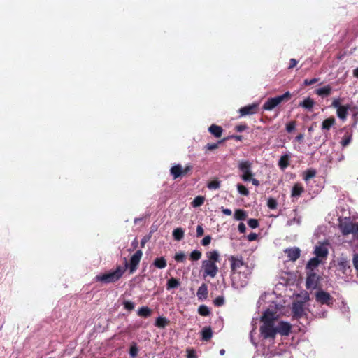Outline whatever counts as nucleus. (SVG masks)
<instances>
[{
	"instance_id": "f257e3e1",
	"label": "nucleus",
	"mask_w": 358,
	"mask_h": 358,
	"mask_svg": "<svg viewBox=\"0 0 358 358\" xmlns=\"http://www.w3.org/2000/svg\"><path fill=\"white\" fill-rule=\"evenodd\" d=\"M231 270L232 286L236 289L245 287L252 274V267L244 262L242 256H231L229 258Z\"/></svg>"
},
{
	"instance_id": "f03ea898",
	"label": "nucleus",
	"mask_w": 358,
	"mask_h": 358,
	"mask_svg": "<svg viewBox=\"0 0 358 358\" xmlns=\"http://www.w3.org/2000/svg\"><path fill=\"white\" fill-rule=\"evenodd\" d=\"M128 262L124 258V265L118 266L114 271H110L108 273L97 275L95 280L104 284H109L119 280L127 269Z\"/></svg>"
},
{
	"instance_id": "7ed1b4c3",
	"label": "nucleus",
	"mask_w": 358,
	"mask_h": 358,
	"mask_svg": "<svg viewBox=\"0 0 358 358\" xmlns=\"http://www.w3.org/2000/svg\"><path fill=\"white\" fill-rule=\"evenodd\" d=\"M328 245L327 242H324L315 248V268L325 262L329 253Z\"/></svg>"
},
{
	"instance_id": "20e7f679",
	"label": "nucleus",
	"mask_w": 358,
	"mask_h": 358,
	"mask_svg": "<svg viewBox=\"0 0 358 358\" xmlns=\"http://www.w3.org/2000/svg\"><path fill=\"white\" fill-rule=\"evenodd\" d=\"M217 264L211 261L203 260L201 262V271L203 278L210 277L214 278L218 273Z\"/></svg>"
},
{
	"instance_id": "39448f33",
	"label": "nucleus",
	"mask_w": 358,
	"mask_h": 358,
	"mask_svg": "<svg viewBox=\"0 0 358 358\" xmlns=\"http://www.w3.org/2000/svg\"><path fill=\"white\" fill-rule=\"evenodd\" d=\"M238 170L242 173L241 178L245 182H248L253 176L252 162L248 160H241L238 164Z\"/></svg>"
},
{
	"instance_id": "423d86ee",
	"label": "nucleus",
	"mask_w": 358,
	"mask_h": 358,
	"mask_svg": "<svg viewBox=\"0 0 358 358\" xmlns=\"http://www.w3.org/2000/svg\"><path fill=\"white\" fill-rule=\"evenodd\" d=\"M315 300L321 305H327L332 307L335 301L334 297L329 293L321 289L315 293Z\"/></svg>"
},
{
	"instance_id": "0eeeda50",
	"label": "nucleus",
	"mask_w": 358,
	"mask_h": 358,
	"mask_svg": "<svg viewBox=\"0 0 358 358\" xmlns=\"http://www.w3.org/2000/svg\"><path fill=\"white\" fill-rule=\"evenodd\" d=\"M291 96L289 92H286L285 94L273 98H269L263 105L264 110H271L277 106H278L285 99H289Z\"/></svg>"
},
{
	"instance_id": "6e6552de",
	"label": "nucleus",
	"mask_w": 358,
	"mask_h": 358,
	"mask_svg": "<svg viewBox=\"0 0 358 358\" xmlns=\"http://www.w3.org/2000/svg\"><path fill=\"white\" fill-rule=\"evenodd\" d=\"M260 334L264 339L271 338L274 340L277 334V330L276 327L274 326V323H263L260 327Z\"/></svg>"
},
{
	"instance_id": "1a4fd4ad",
	"label": "nucleus",
	"mask_w": 358,
	"mask_h": 358,
	"mask_svg": "<svg viewBox=\"0 0 358 358\" xmlns=\"http://www.w3.org/2000/svg\"><path fill=\"white\" fill-rule=\"evenodd\" d=\"M338 227L343 235L347 236L353 232L355 222H352L349 217L339 218Z\"/></svg>"
},
{
	"instance_id": "9d476101",
	"label": "nucleus",
	"mask_w": 358,
	"mask_h": 358,
	"mask_svg": "<svg viewBox=\"0 0 358 358\" xmlns=\"http://www.w3.org/2000/svg\"><path fill=\"white\" fill-rule=\"evenodd\" d=\"M143 256V252L138 250L131 257L129 262L128 263L127 268L129 270L130 273H134L138 268V264Z\"/></svg>"
},
{
	"instance_id": "9b49d317",
	"label": "nucleus",
	"mask_w": 358,
	"mask_h": 358,
	"mask_svg": "<svg viewBox=\"0 0 358 358\" xmlns=\"http://www.w3.org/2000/svg\"><path fill=\"white\" fill-rule=\"evenodd\" d=\"M259 105V103H253L252 104L241 108L239 109L240 116L243 117L257 113Z\"/></svg>"
},
{
	"instance_id": "f8f14e48",
	"label": "nucleus",
	"mask_w": 358,
	"mask_h": 358,
	"mask_svg": "<svg viewBox=\"0 0 358 358\" xmlns=\"http://www.w3.org/2000/svg\"><path fill=\"white\" fill-rule=\"evenodd\" d=\"M287 261L295 262L301 255V250L298 247H291L284 250Z\"/></svg>"
},
{
	"instance_id": "ddd939ff",
	"label": "nucleus",
	"mask_w": 358,
	"mask_h": 358,
	"mask_svg": "<svg viewBox=\"0 0 358 358\" xmlns=\"http://www.w3.org/2000/svg\"><path fill=\"white\" fill-rule=\"evenodd\" d=\"M292 329V325L288 322L281 321L276 327L277 334H280L281 336H288Z\"/></svg>"
},
{
	"instance_id": "4468645a",
	"label": "nucleus",
	"mask_w": 358,
	"mask_h": 358,
	"mask_svg": "<svg viewBox=\"0 0 358 358\" xmlns=\"http://www.w3.org/2000/svg\"><path fill=\"white\" fill-rule=\"evenodd\" d=\"M308 277L306 280L307 287L310 289L313 285V257L310 258L307 264Z\"/></svg>"
},
{
	"instance_id": "2eb2a0df",
	"label": "nucleus",
	"mask_w": 358,
	"mask_h": 358,
	"mask_svg": "<svg viewBox=\"0 0 358 358\" xmlns=\"http://www.w3.org/2000/svg\"><path fill=\"white\" fill-rule=\"evenodd\" d=\"M292 312L294 317H301L304 312V303L303 301H294L292 303Z\"/></svg>"
},
{
	"instance_id": "dca6fc26",
	"label": "nucleus",
	"mask_w": 358,
	"mask_h": 358,
	"mask_svg": "<svg viewBox=\"0 0 358 358\" xmlns=\"http://www.w3.org/2000/svg\"><path fill=\"white\" fill-rule=\"evenodd\" d=\"M291 158V153L286 152L282 155L279 161H278V166L282 171H285L289 165V159Z\"/></svg>"
},
{
	"instance_id": "f3484780",
	"label": "nucleus",
	"mask_w": 358,
	"mask_h": 358,
	"mask_svg": "<svg viewBox=\"0 0 358 358\" xmlns=\"http://www.w3.org/2000/svg\"><path fill=\"white\" fill-rule=\"evenodd\" d=\"M331 92L332 87L329 85L317 88L315 91V94H317L318 96L322 98L327 97L328 96H329L331 94Z\"/></svg>"
},
{
	"instance_id": "a211bd4d",
	"label": "nucleus",
	"mask_w": 358,
	"mask_h": 358,
	"mask_svg": "<svg viewBox=\"0 0 358 358\" xmlns=\"http://www.w3.org/2000/svg\"><path fill=\"white\" fill-rule=\"evenodd\" d=\"M275 318V317L274 313L273 311H271V310L267 309L264 312L263 315L261 317V321L263 323H264V322L274 323Z\"/></svg>"
},
{
	"instance_id": "6ab92c4d",
	"label": "nucleus",
	"mask_w": 358,
	"mask_h": 358,
	"mask_svg": "<svg viewBox=\"0 0 358 358\" xmlns=\"http://www.w3.org/2000/svg\"><path fill=\"white\" fill-rule=\"evenodd\" d=\"M170 173L174 180L183 176L182 166L179 164L173 166L170 169Z\"/></svg>"
},
{
	"instance_id": "aec40b11",
	"label": "nucleus",
	"mask_w": 358,
	"mask_h": 358,
	"mask_svg": "<svg viewBox=\"0 0 358 358\" xmlns=\"http://www.w3.org/2000/svg\"><path fill=\"white\" fill-rule=\"evenodd\" d=\"M208 287L206 284H202L198 289L196 296L199 300L203 301L208 296Z\"/></svg>"
},
{
	"instance_id": "412c9836",
	"label": "nucleus",
	"mask_w": 358,
	"mask_h": 358,
	"mask_svg": "<svg viewBox=\"0 0 358 358\" xmlns=\"http://www.w3.org/2000/svg\"><path fill=\"white\" fill-rule=\"evenodd\" d=\"M350 108V106H343L342 107H338L336 113L337 116L342 120L343 121L346 120V117L348 114V110Z\"/></svg>"
},
{
	"instance_id": "4be33fe9",
	"label": "nucleus",
	"mask_w": 358,
	"mask_h": 358,
	"mask_svg": "<svg viewBox=\"0 0 358 358\" xmlns=\"http://www.w3.org/2000/svg\"><path fill=\"white\" fill-rule=\"evenodd\" d=\"M206 257L208 259H205L206 261H211V262L217 263L220 259V254L215 250H210L206 252Z\"/></svg>"
},
{
	"instance_id": "5701e85b",
	"label": "nucleus",
	"mask_w": 358,
	"mask_h": 358,
	"mask_svg": "<svg viewBox=\"0 0 358 358\" xmlns=\"http://www.w3.org/2000/svg\"><path fill=\"white\" fill-rule=\"evenodd\" d=\"M208 131L216 138H219L222 136L223 129L220 126L216 124H212L208 128Z\"/></svg>"
},
{
	"instance_id": "b1692460",
	"label": "nucleus",
	"mask_w": 358,
	"mask_h": 358,
	"mask_svg": "<svg viewBox=\"0 0 358 358\" xmlns=\"http://www.w3.org/2000/svg\"><path fill=\"white\" fill-rule=\"evenodd\" d=\"M169 322L170 321L166 317L159 316L156 318L155 325L158 328L163 329L166 327Z\"/></svg>"
},
{
	"instance_id": "393cba45",
	"label": "nucleus",
	"mask_w": 358,
	"mask_h": 358,
	"mask_svg": "<svg viewBox=\"0 0 358 358\" xmlns=\"http://www.w3.org/2000/svg\"><path fill=\"white\" fill-rule=\"evenodd\" d=\"M152 264L157 268L163 269L166 266L167 262H166V259L164 257H157L154 260Z\"/></svg>"
},
{
	"instance_id": "a878e982",
	"label": "nucleus",
	"mask_w": 358,
	"mask_h": 358,
	"mask_svg": "<svg viewBox=\"0 0 358 358\" xmlns=\"http://www.w3.org/2000/svg\"><path fill=\"white\" fill-rule=\"evenodd\" d=\"M137 314L140 317H148L151 315L152 310L148 306H142L138 310Z\"/></svg>"
},
{
	"instance_id": "bb28decb",
	"label": "nucleus",
	"mask_w": 358,
	"mask_h": 358,
	"mask_svg": "<svg viewBox=\"0 0 358 358\" xmlns=\"http://www.w3.org/2000/svg\"><path fill=\"white\" fill-rule=\"evenodd\" d=\"M139 352V348L136 343L132 342L129 347V354L131 358H136Z\"/></svg>"
},
{
	"instance_id": "cd10ccee",
	"label": "nucleus",
	"mask_w": 358,
	"mask_h": 358,
	"mask_svg": "<svg viewBox=\"0 0 358 358\" xmlns=\"http://www.w3.org/2000/svg\"><path fill=\"white\" fill-rule=\"evenodd\" d=\"M180 281L174 278H171L168 280L166 283V289L170 290L172 289L177 288L180 286Z\"/></svg>"
},
{
	"instance_id": "c85d7f7f",
	"label": "nucleus",
	"mask_w": 358,
	"mask_h": 358,
	"mask_svg": "<svg viewBox=\"0 0 358 358\" xmlns=\"http://www.w3.org/2000/svg\"><path fill=\"white\" fill-rule=\"evenodd\" d=\"M184 230L179 227V228H176L173 231V238L176 240V241H181L183 237H184Z\"/></svg>"
},
{
	"instance_id": "c756f323",
	"label": "nucleus",
	"mask_w": 358,
	"mask_h": 358,
	"mask_svg": "<svg viewBox=\"0 0 358 358\" xmlns=\"http://www.w3.org/2000/svg\"><path fill=\"white\" fill-rule=\"evenodd\" d=\"M335 124V118L334 117L325 119L322 122V129L329 130Z\"/></svg>"
},
{
	"instance_id": "7c9ffc66",
	"label": "nucleus",
	"mask_w": 358,
	"mask_h": 358,
	"mask_svg": "<svg viewBox=\"0 0 358 358\" xmlns=\"http://www.w3.org/2000/svg\"><path fill=\"white\" fill-rule=\"evenodd\" d=\"M303 192V187L299 184H296L292 189V196L299 197L301 194Z\"/></svg>"
},
{
	"instance_id": "2f4dec72",
	"label": "nucleus",
	"mask_w": 358,
	"mask_h": 358,
	"mask_svg": "<svg viewBox=\"0 0 358 358\" xmlns=\"http://www.w3.org/2000/svg\"><path fill=\"white\" fill-rule=\"evenodd\" d=\"M299 106L310 110L313 108V100L310 97L299 103Z\"/></svg>"
},
{
	"instance_id": "473e14b6",
	"label": "nucleus",
	"mask_w": 358,
	"mask_h": 358,
	"mask_svg": "<svg viewBox=\"0 0 358 358\" xmlns=\"http://www.w3.org/2000/svg\"><path fill=\"white\" fill-rule=\"evenodd\" d=\"M234 219H236V220L241 221L244 220L246 218L247 214L245 211H244L243 210L238 209L234 212Z\"/></svg>"
},
{
	"instance_id": "72a5a7b5",
	"label": "nucleus",
	"mask_w": 358,
	"mask_h": 358,
	"mask_svg": "<svg viewBox=\"0 0 358 358\" xmlns=\"http://www.w3.org/2000/svg\"><path fill=\"white\" fill-rule=\"evenodd\" d=\"M205 198L202 196H196L192 202V206L194 208L199 207L204 203Z\"/></svg>"
},
{
	"instance_id": "f704fd0d",
	"label": "nucleus",
	"mask_w": 358,
	"mask_h": 358,
	"mask_svg": "<svg viewBox=\"0 0 358 358\" xmlns=\"http://www.w3.org/2000/svg\"><path fill=\"white\" fill-rule=\"evenodd\" d=\"M202 340L208 341L209 340L213 335L212 330L210 328H204L201 331Z\"/></svg>"
},
{
	"instance_id": "c9c22d12",
	"label": "nucleus",
	"mask_w": 358,
	"mask_h": 358,
	"mask_svg": "<svg viewBox=\"0 0 358 358\" xmlns=\"http://www.w3.org/2000/svg\"><path fill=\"white\" fill-rule=\"evenodd\" d=\"M236 187H237L238 192L241 195L246 196L249 195V190L247 189V187L245 185H243L241 183H238V184H237Z\"/></svg>"
},
{
	"instance_id": "e433bc0d",
	"label": "nucleus",
	"mask_w": 358,
	"mask_h": 358,
	"mask_svg": "<svg viewBox=\"0 0 358 358\" xmlns=\"http://www.w3.org/2000/svg\"><path fill=\"white\" fill-rule=\"evenodd\" d=\"M198 313L202 316H208L210 312L207 306L201 305L198 308Z\"/></svg>"
},
{
	"instance_id": "4c0bfd02",
	"label": "nucleus",
	"mask_w": 358,
	"mask_h": 358,
	"mask_svg": "<svg viewBox=\"0 0 358 358\" xmlns=\"http://www.w3.org/2000/svg\"><path fill=\"white\" fill-rule=\"evenodd\" d=\"M202 253L198 250H194L191 252L189 257L192 261H198L201 259Z\"/></svg>"
},
{
	"instance_id": "58836bf2",
	"label": "nucleus",
	"mask_w": 358,
	"mask_h": 358,
	"mask_svg": "<svg viewBox=\"0 0 358 358\" xmlns=\"http://www.w3.org/2000/svg\"><path fill=\"white\" fill-rule=\"evenodd\" d=\"M351 139H352V135L350 134H349L348 132H347L344 135V136L343 137V138L341 141L342 146L345 147V146L348 145L351 141Z\"/></svg>"
},
{
	"instance_id": "ea45409f",
	"label": "nucleus",
	"mask_w": 358,
	"mask_h": 358,
	"mask_svg": "<svg viewBox=\"0 0 358 358\" xmlns=\"http://www.w3.org/2000/svg\"><path fill=\"white\" fill-rule=\"evenodd\" d=\"M225 141V139H222V140H220L219 141H217V143H208L206 146H205V149L207 150H215L218 148V145L219 144L222 143V142H224Z\"/></svg>"
},
{
	"instance_id": "a19ab883",
	"label": "nucleus",
	"mask_w": 358,
	"mask_h": 358,
	"mask_svg": "<svg viewBox=\"0 0 358 358\" xmlns=\"http://www.w3.org/2000/svg\"><path fill=\"white\" fill-rule=\"evenodd\" d=\"M207 187L209 189H217L220 187V181L219 180H213L208 183Z\"/></svg>"
},
{
	"instance_id": "79ce46f5",
	"label": "nucleus",
	"mask_w": 358,
	"mask_h": 358,
	"mask_svg": "<svg viewBox=\"0 0 358 358\" xmlns=\"http://www.w3.org/2000/svg\"><path fill=\"white\" fill-rule=\"evenodd\" d=\"M124 308L131 311L133 310L136 306V304L134 302L130 301H124L123 302Z\"/></svg>"
},
{
	"instance_id": "37998d69",
	"label": "nucleus",
	"mask_w": 358,
	"mask_h": 358,
	"mask_svg": "<svg viewBox=\"0 0 358 358\" xmlns=\"http://www.w3.org/2000/svg\"><path fill=\"white\" fill-rule=\"evenodd\" d=\"M174 259L178 262H184L186 260V255L184 252H178L175 255Z\"/></svg>"
},
{
	"instance_id": "c03bdc74",
	"label": "nucleus",
	"mask_w": 358,
	"mask_h": 358,
	"mask_svg": "<svg viewBox=\"0 0 358 358\" xmlns=\"http://www.w3.org/2000/svg\"><path fill=\"white\" fill-rule=\"evenodd\" d=\"M267 206L270 209L275 210L278 206L277 201L273 198H269L267 201Z\"/></svg>"
},
{
	"instance_id": "a18cd8bd",
	"label": "nucleus",
	"mask_w": 358,
	"mask_h": 358,
	"mask_svg": "<svg viewBox=\"0 0 358 358\" xmlns=\"http://www.w3.org/2000/svg\"><path fill=\"white\" fill-rule=\"evenodd\" d=\"M296 122L294 121H290L286 124V131L288 133H292L296 129Z\"/></svg>"
},
{
	"instance_id": "49530a36",
	"label": "nucleus",
	"mask_w": 358,
	"mask_h": 358,
	"mask_svg": "<svg viewBox=\"0 0 358 358\" xmlns=\"http://www.w3.org/2000/svg\"><path fill=\"white\" fill-rule=\"evenodd\" d=\"M248 224L250 228L255 229V228L258 227L259 222H258L257 220L251 218V219L248 220Z\"/></svg>"
},
{
	"instance_id": "de8ad7c7",
	"label": "nucleus",
	"mask_w": 358,
	"mask_h": 358,
	"mask_svg": "<svg viewBox=\"0 0 358 358\" xmlns=\"http://www.w3.org/2000/svg\"><path fill=\"white\" fill-rule=\"evenodd\" d=\"M224 303V299L223 296H217L214 300V304L216 306H221Z\"/></svg>"
},
{
	"instance_id": "09e8293b",
	"label": "nucleus",
	"mask_w": 358,
	"mask_h": 358,
	"mask_svg": "<svg viewBox=\"0 0 358 358\" xmlns=\"http://www.w3.org/2000/svg\"><path fill=\"white\" fill-rule=\"evenodd\" d=\"M313 177V170L310 169L306 171V175L304 176L303 179L305 180V181L307 182L308 180L312 178Z\"/></svg>"
},
{
	"instance_id": "8fccbe9b",
	"label": "nucleus",
	"mask_w": 358,
	"mask_h": 358,
	"mask_svg": "<svg viewBox=\"0 0 358 358\" xmlns=\"http://www.w3.org/2000/svg\"><path fill=\"white\" fill-rule=\"evenodd\" d=\"M211 236H206L201 241V245L203 246H207L210 243Z\"/></svg>"
},
{
	"instance_id": "3c124183",
	"label": "nucleus",
	"mask_w": 358,
	"mask_h": 358,
	"mask_svg": "<svg viewBox=\"0 0 358 358\" xmlns=\"http://www.w3.org/2000/svg\"><path fill=\"white\" fill-rule=\"evenodd\" d=\"M298 224V225H299V224H300V220H299V219H298V218H295V217H294V218H293V219H290V220H289L287 222L286 225H287V226H291V225H292V224Z\"/></svg>"
},
{
	"instance_id": "603ef678",
	"label": "nucleus",
	"mask_w": 358,
	"mask_h": 358,
	"mask_svg": "<svg viewBox=\"0 0 358 358\" xmlns=\"http://www.w3.org/2000/svg\"><path fill=\"white\" fill-rule=\"evenodd\" d=\"M352 234L355 238L358 239V222H355Z\"/></svg>"
},
{
	"instance_id": "864d4df0",
	"label": "nucleus",
	"mask_w": 358,
	"mask_h": 358,
	"mask_svg": "<svg viewBox=\"0 0 358 358\" xmlns=\"http://www.w3.org/2000/svg\"><path fill=\"white\" fill-rule=\"evenodd\" d=\"M203 234V229L201 225H198L196 227V236L200 237Z\"/></svg>"
},
{
	"instance_id": "5fc2aeb1",
	"label": "nucleus",
	"mask_w": 358,
	"mask_h": 358,
	"mask_svg": "<svg viewBox=\"0 0 358 358\" xmlns=\"http://www.w3.org/2000/svg\"><path fill=\"white\" fill-rule=\"evenodd\" d=\"M248 240L249 241H255L257 238V234L256 233H250L248 235L247 237Z\"/></svg>"
},
{
	"instance_id": "6e6d98bb",
	"label": "nucleus",
	"mask_w": 358,
	"mask_h": 358,
	"mask_svg": "<svg viewBox=\"0 0 358 358\" xmlns=\"http://www.w3.org/2000/svg\"><path fill=\"white\" fill-rule=\"evenodd\" d=\"M238 230L241 234H243L245 232L246 227H245V225L244 224V223H243V222L239 223V224L238 226Z\"/></svg>"
},
{
	"instance_id": "4d7b16f0",
	"label": "nucleus",
	"mask_w": 358,
	"mask_h": 358,
	"mask_svg": "<svg viewBox=\"0 0 358 358\" xmlns=\"http://www.w3.org/2000/svg\"><path fill=\"white\" fill-rule=\"evenodd\" d=\"M187 357L188 358H196V355L195 354V352L192 349H187Z\"/></svg>"
},
{
	"instance_id": "13d9d810",
	"label": "nucleus",
	"mask_w": 358,
	"mask_h": 358,
	"mask_svg": "<svg viewBox=\"0 0 358 358\" xmlns=\"http://www.w3.org/2000/svg\"><path fill=\"white\" fill-rule=\"evenodd\" d=\"M192 169V165L188 164V165L185 166V167L184 169L182 168L183 176H185L186 174H187L188 172H189Z\"/></svg>"
},
{
	"instance_id": "bf43d9fd",
	"label": "nucleus",
	"mask_w": 358,
	"mask_h": 358,
	"mask_svg": "<svg viewBox=\"0 0 358 358\" xmlns=\"http://www.w3.org/2000/svg\"><path fill=\"white\" fill-rule=\"evenodd\" d=\"M332 106L334 108H336L337 110L338 107H342L343 106L341 105V102L339 99H334L332 102Z\"/></svg>"
},
{
	"instance_id": "052dcab7",
	"label": "nucleus",
	"mask_w": 358,
	"mask_h": 358,
	"mask_svg": "<svg viewBox=\"0 0 358 358\" xmlns=\"http://www.w3.org/2000/svg\"><path fill=\"white\" fill-rule=\"evenodd\" d=\"M353 265L355 268L358 271V254H355L353 257Z\"/></svg>"
},
{
	"instance_id": "680f3d73",
	"label": "nucleus",
	"mask_w": 358,
	"mask_h": 358,
	"mask_svg": "<svg viewBox=\"0 0 358 358\" xmlns=\"http://www.w3.org/2000/svg\"><path fill=\"white\" fill-rule=\"evenodd\" d=\"M297 63H298L297 60H296L295 59H291L290 62H289V68L292 69V68L295 67L296 66Z\"/></svg>"
},
{
	"instance_id": "e2e57ef3",
	"label": "nucleus",
	"mask_w": 358,
	"mask_h": 358,
	"mask_svg": "<svg viewBox=\"0 0 358 358\" xmlns=\"http://www.w3.org/2000/svg\"><path fill=\"white\" fill-rule=\"evenodd\" d=\"M246 129H247V126L246 125H238V126L236 127V130L238 132H242L244 130H245Z\"/></svg>"
},
{
	"instance_id": "0e129e2a",
	"label": "nucleus",
	"mask_w": 358,
	"mask_h": 358,
	"mask_svg": "<svg viewBox=\"0 0 358 358\" xmlns=\"http://www.w3.org/2000/svg\"><path fill=\"white\" fill-rule=\"evenodd\" d=\"M327 315V312L326 310H322L321 313H317L315 317H318L320 318L325 317Z\"/></svg>"
},
{
	"instance_id": "69168bd1",
	"label": "nucleus",
	"mask_w": 358,
	"mask_h": 358,
	"mask_svg": "<svg viewBox=\"0 0 358 358\" xmlns=\"http://www.w3.org/2000/svg\"><path fill=\"white\" fill-rule=\"evenodd\" d=\"M222 212L223 213V214L226 215H231L232 212L230 209L229 208H222Z\"/></svg>"
},
{
	"instance_id": "338daca9",
	"label": "nucleus",
	"mask_w": 358,
	"mask_h": 358,
	"mask_svg": "<svg viewBox=\"0 0 358 358\" xmlns=\"http://www.w3.org/2000/svg\"><path fill=\"white\" fill-rule=\"evenodd\" d=\"M250 181H251V182H252V184L253 185L256 186V187H257V186H259V180H258L257 179H256V178H250Z\"/></svg>"
},
{
	"instance_id": "774afa93",
	"label": "nucleus",
	"mask_w": 358,
	"mask_h": 358,
	"mask_svg": "<svg viewBox=\"0 0 358 358\" xmlns=\"http://www.w3.org/2000/svg\"><path fill=\"white\" fill-rule=\"evenodd\" d=\"M313 84V78H311V79H306L304 80L303 82V85H312Z\"/></svg>"
}]
</instances>
